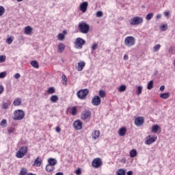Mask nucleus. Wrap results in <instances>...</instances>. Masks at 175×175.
Returning a JSON list of instances; mask_svg holds the SVG:
<instances>
[{
    "label": "nucleus",
    "instance_id": "obj_60",
    "mask_svg": "<svg viewBox=\"0 0 175 175\" xmlns=\"http://www.w3.org/2000/svg\"><path fill=\"white\" fill-rule=\"evenodd\" d=\"M55 175H64V173L62 172H57L55 174Z\"/></svg>",
    "mask_w": 175,
    "mask_h": 175
},
{
    "label": "nucleus",
    "instance_id": "obj_30",
    "mask_svg": "<svg viewBox=\"0 0 175 175\" xmlns=\"http://www.w3.org/2000/svg\"><path fill=\"white\" fill-rule=\"evenodd\" d=\"M48 163L52 166H55V165H57V161L55 159H49L48 160Z\"/></svg>",
    "mask_w": 175,
    "mask_h": 175
},
{
    "label": "nucleus",
    "instance_id": "obj_40",
    "mask_svg": "<svg viewBox=\"0 0 175 175\" xmlns=\"http://www.w3.org/2000/svg\"><path fill=\"white\" fill-rule=\"evenodd\" d=\"M5 14V8L3 6L0 5V17Z\"/></svg>",
    "mask_w": 175,
    "mask_h": 175
},
{
    "label": "nucleus",
    "instance_id": "obj_13",
    "mask_svg": "<svg viewBox=\"0 0 175 175\" xmlns=\"http://www.w3.org/2000/svg\"><path fill=\"white\" fill-rule=\"evenodd\" d=\"M91 111L85 110L81 113V120H87V118H90L91 117Z\"/></svg>",
    "mask_w": 175,
    "mask_h": 175
},
{
    "label": "nucleus",
    "instance_id": "obj_37",
    "mask_svg": "<svg viewBox=\"0 0 175 175\" xmlns=\"http://www.w3.org/2000/svg\"><path fill=\"white\" fill-rule=\"evenodd\" d=\"M71 114L72 116H76L77 114V107H73L71 109Z\"/></svg>",
    "mask_w": 175,
    "mask_h": 175
},
{
    "label": "nucleus",
    "instance_id": "obj_2",
    "mask_svg": "<svg viewBox=\"0 0 175 175\" xmlns=\"http://www.w3.org/2000/svg\"><path fill=\"white\" fill-rule=\"evenodd\" d=\"M78 29H79L81 33H88L90 32V25L85 22H81L78 25Z\"/></svg>",
    "mask_w": 175,
    "mask_h": 175
},
{
    "label": "nucleus",
    "instance_id": "obj_35",
    "mask_svg": "<svg viewBox=\"0 0 175 175\" xmlns=\"http://www.w3.org/2000/svg\"><path fill=\"white\" fill-rule=\"evenodd\" d=\"M47 94H49V95L55 94V88H54L53 87L49 88L47 90Z\"/></svg>",
    "mask_w": 175,
    "mask_h": 175
},
{
    "label": "nucleus",
    "instance_id": "obj_33",
    "mask_svg": "<svg viewBox=\"0 0 175 175\" xmlns=\"http://www.w3.org/2000/svg\"><path fill=\"white\" fill-rule=\"evenodd\" d=\"M98 95L100 98H106V92H105V90H100L98 92Z\"/></svg>",
    "mask_w": 175,
    "mask_h": 175
},
{
    "label": "nucleus",
    "instance_id": "obj_44",
    "mask_svg": "<svg viewBox=\"0 0 175 175\" xmlns=\"http://www.w3.org/2000/svg\"><path fill=\"white\" fill-rule=\"evenodd\" d=\"M152 17H154V14L150 13L146 15V20H151L152 18Z\"/></svg>",
    "mask_w": 175,
    "mask_h": 175
},
{
    "label": "nucleus",
    "instance_id": "obj_34",
    "mask_svg": "<svg viewBox=\"0 0 175 175\" xmlns=\"http://www.w3.org/2000/svg\"><path fill=\"white\" fill-rule=\"evenodd\" d=\"M31 65L33 68H36V69H39V64L36 61H31Z\"/></svg>",
    "mask_w": 175,
    "mask_h": 175
},
{
    "label": "nucleus",
    "instance_id": "obj_6",
    "mask_svg": "<svg viewBox=\"0 0 175 175\" xmlns=\"http://www.w3.org/2000/svg\"><path fill=\"white\" fill-rule=\"evenodd\" d=\"M84 44H85V40L81 38H77L75 42V47L77 50H81Z\"/></svg>",
    "mask_w": 175,
    "mask_h": 175
},
{
    "label": "nucleus",
    "instance_id": "obj_8",
    "mask_svg": "<svg viewBox=\"0 0 175 175\" xmlns=\"http://www.w3.org/2000/svg\"><path fill=\"white\" fill-rule=\"evenodd\" d=\"M102 165H103V162L102 161V159L100 158L94 159L92 161V167H94V169H98Z\"/></svg>",
    "mask_w": 175,
    "mask_h": 175
},
{
    "label": "nucleus",
    "instance_id": "obj_27",
    "mask_svg": "<svg viewBox=\"0 0 175 175\" xmlns=\"http://www.w3.org/2000/svg\"><path fill=\"white\" fill-rule=\"evenodd\" d=\"M116 175H126V171L122 168H120L116 171Z\"/></svg>",
    "mask_w": 175,
    "mask_h": 175
},
{
    "label": "nucleus",
    "instance_id": "obj_52",
    "mask_svg": "<svg viewBox=\"0 0 175 175\" xmlns=\"http://www.w3.org/2000/svg\"><path fill=\"white\" fill-rule=\"evenodd\" d=\"M75 174H77V175H80V174H81V168H78V169L75 171Z\"/></svg>",
    "mask_w": 175,
    "mask_h": 175
},
{
    "label": "nucleus",
    "instance_id": "obj_41",
    "mask_svg": "<svg viewBox=\"0 0 175 175\" xmlns=\"http://www.w3.org/2000/svg\"><path fill=\"white\" fill-rule=\"evenodd\" d=\"M161 49V44H157L153 47V50L154 53H157V51H159V49Z\"/></svg>",
    "mask_w": 175,
    "mask_h": 175
},
{
    "label": "nucleus",
    "instance_id": "obj_45",
    "mask_svg": "<svg viewBox=\"0 0 175 175\" xmlns=\"http://www.w3.org/2000/svg\"><path fill=\"white\" fill-rule=\"evenodd\" d=\"M6 61V56L5 55H0V64H2Z\"/></svg>",
    "mask_w": 175,
    "mask_h": 175
},
{
    "label": "nucleus",
    "instance_id": "obj_36",
    "mask_svg": "<svg viewBox=\"0 0 175 175\" xmlns=\"http://www.w3.org/2000/svg\"><path fill=\"white\" fill-rule=\"evenodd\" d=\"M154 87V81H150L147 85V90H152Z\"/></svg>",
    "mask_w": 175,
    "mask_h": 175
},
{
    "label": "nucleus",
    "instance_id": "obj_4",
    "mask_svg": "<svg viewBox=\"0 0 175 175\" xmlns=\"http://www.w3.org/2000/svg\"><path fill=\"white\" fill-rule=\"evenodd\" d=\"M124 44L126 47H133L136 44V38L133 36H127L124 39Z\"/></svg>",
    "mask_w": 175,
    "mask_h": 175
},
{
    "label": "nucleus",
    "instance_id": "obj_50",
    "mask_svg": "<svg viewBox=\"0 0 175 175\" xmlns=\"http://www.w3.org/2000/svg\"><path fill=\"white\" fill-rule=\"evenodd\" d=\"M9 107V104L7 103H4L2 105V109H6Z\"/></svg>",
    "mask_w": 175,
    "mask_h": 175
},
{
    "label": "nucleus",
    "instance_id": "obj_3",
    "mask_svg": "<svg viewBox=\"0 0 175 175\" xmlns=\"http://www.w3.org/2000/svg\"><path fill=\"white\" fill-rule=\"evenodd\" d=\"M88 94H90V90H88V89H82L77 92V96L81 100H84L87 99Z\"/></svg>",
    "mask_w": 175,
    "mask_h": 175
},
{
    "label": "nucleus",
    "instance_id": "obj_54",
    "mask_svg": "<svg viewBox=\"0 0 175 175\" xmlns=\"http://www.w3.org/2000/svg\"><path fill=\"white\" fill-rule=\"evenodd\" d=\"M15 79H20V77H21V75L19 73H16L14 75Z\"/></svg>",
    "mask_w": 175,
    "mask_h": 175
},
{
    "label": "nucleus",
    "instance_id": "obj_59",
    "mask_svg": "<svg viewBox=\"0 0 175 175\" xmlns=\"http://www.w3.org/2000/svg\"><path fill=\"white\" fill-rule=\"evenodd\" d=\"M133 172L132 171H129L127 172V175H133Z\"/></svg>",
    "mask_w": 175,
    "mask_h": 175
},
{
    "label": "nucleus",
    "instance_id": "obj_49",
    "mask_svg": "<svg viewBox=\"0 0 175 175\" xmlns=\"http://www.w3.org/2000/svg\"><path fill=\"white\" fill-rule=\"evenodd\" d=\"M96 17H103V12L101 11H98L96 12Z\"/></svg>",
    "mask_w": 175,
    "mask_h": 175
},
{
    "label": "nucleus",
    "instance_id": "obj_39",
    "mask_svg": "<svg viewBox=\"0 0 175 175\" xmlns=\"http://www.w3.org/2000/svg\"><path fill=\"white\" fill-rule=\"evenodd\" d=\"M7 122L8 121L6 120V119H3L0 123V126H3V128H5Z\"/></svg>",
    "mask_w": 175,
    "mask_h": 175
},
{
    "label": "nucleus",
    "instance_id": "obj_14",
    "mask_svg": "<svg viewBox=\"0 0 175 175\" xmlns=\"http://www.w3.org/2000/svg\"><path fill=\"white\" fill-rule=\"evenodd\" d=\"M80 10L82 13H85L87 12V9H88V2L85 1L80 5Z\"/></svg>",
    "mask_w": 175,
    "mask_h": 175
},
{
    "label": "nucleus",
    "instance_id": "obj_12",
    "mask_svg": "<svg viewBox=\"0 0 175 175\" xmlns=\"http://www.w3.org/2000/svg\"><path fill=\"white\" fill-rule=\"evenodd\" d=\"M73 126L77 131H81L83 129V122L80 120H75L73 122Z\"/></svg>",
    "mask_w": 175,
    "mask_h": 175
},
{
    "label": "nucleus",
    "instance_id": "obj_55",
    "mask_svg": "<svg viewBox=\"0 0 175 175\" xmlns=\"http://www.w3.org/2000/svg\"><path fill=\"white\" fill-rule=\"evenodd\" d=\"M159 90L161 91V92H163V91H165V85H161Z\"/></svg>",
    "mask_w": 175,
    "mask_h": 175
},
{
    "label": "nucleus",
    "instance_id": "obj_11",
    "mask_svg": "<svg viewBox=\"0 0 175 175\" xmlns=\"http://www.w3.org/2000/svg\"><path fill=\"white\" fill-rule=\"evenodd\" d=\"M135 125L136 126H142L144 124V118L142 116H139L135 119Z\"/></svg>",
    "mask_w": 175,
    "mask_h": 175
},
{
    "label": "nucleus",
    "instance_id": "obj_61",
    "mask_svg": "<svg viewBox=\"0 0 175 175\" xmlns=\"http://www.w3.org/2000/svg\"><path fill=\"white\" fill-rule=\"evenodd\" d=\"M172 51H173V49H172V48H170V49H169V53H172Z\"/></svg>",
    "mask_w": 175,
    "mask_h": 175
},
{
    "label": "nucleus",
    "instance_id": "obj_23",
    "mask_svg": "<svg viewBox=\"0 0 175 175\" xmlns=\"http://www.w3.org/2000/svg\"><path fill=\"white\" fill-rule=\"evenodd\" d=\"M159 97L161 99H169V98H170V93L167 92V93L161 94Z\"/></svg>",
    "mask_w": 175,
    "mask_h": 175
},
{
    "label": "nucleus",
    "instance_id": "obj_18",
    "mask_svg": "<svg viewBox=\"0 0 175 175\" xmlns=\"http://www.w3.org/2000/svg\"><path fill=\"white\" fill-rule=\"evenodd\" d=\"M68 33V31L66 30L63 31V33H59L57 35V39L58 40H65V35Z\"/></svg>",
    "mask_w": 175,
    "mask_h": 175
},
{
    "label": "nucleus",
    "instance_id": "obj_26",
    "mask_svg": "<svg viewBox=\"0 0 175 175\" xmlns=\"http://www.w3.org/2000/svg\"><path fill=\"white\" fill-rule=\"evenodd\" d=\"M62 83L63 85H67L68 84V77H66V75H63L62 77Z\"/></svg>",
    "mask_w": 175,
    "mask_h": 175
},
{
    "label": "nucleus",
    "instance_id": "obj_1",
    "mask_svg": "<svg viewBox=\"0 0 175 175\" xmlns=\"http://www.w3.org/2000/svg\"><path fill=\"white\" fill-rule=\"evenodd\" d=\"M25 117V113L23 109H16L14 111L13 120L15 121H21Z\"/></svg>",
    "mask_w": 175,
    "mask_h": 175
},
{
    "label": "nucleus",
    "instance_id": "obj_58",
    "mask_svg": "<svg viewBox=\"0 0 175 175\" xmlns=\"http://www.w3.org/2000/svg\"><path fill=\"white\" fill-rule=\"evenodd\" d=\"M162 17V15L161 14H157L156 16V18H157V20H159V18H161Z\"/></svg>",
    "mask_w": 175,
    "mask_h": 175
},
{
    "label": "nucleus",
    "instance_id": "obj_46",
    "mask_svg": "<svg viewBox=\"0 0 175 175\" xmlns=\"http://www.w3.org/2000/svg\"><path fill=\"white\" fill-rule=\"evenodd\" d=\"M92 51H95V50H96V49H98V44L96 43H93V44L92 45Z\"/></svg>",
    "mask_w": 175,
    "mask_h": 175
},
{
    "label": "nucleus",
    "instance_id": "obj_9",
    "mask_svg": "<svg viewBox=\"0 0 175 175\" xmlns=\"http://www.w3.org/2000/svg\"><path fill=\"white\" fill-rule=\"evenodd\" d=\"M157 139H158V137H151V135H148L146 138L145 144H147L148 146H150V144H152V143H154V142L157 141Z\"/></svg>",
    "mask_w": 175,
    "mask_h": 175
},
{
    "label": "nucleus",
    "instance_id": "obj_31",
    "mask_svg": "<svg viewBox=\"0 0 175 175\" xmlns=\"http://www.w3.org/2000/svg\"><path fill=\"white\" fill-rule=\"evenodd\" d=\"M50 100L53 103H56V102L58 101V96H57V95L51 96V98H50Z\"/></svg>",
    "mask_w": 175,
    "mask_h": 175
},
{
    "label": "nucleus",
    "instance_id": "obj_25",
    "mask_svg": "<svg viewBox=\"0 0 175 175\" xmlns=\"http://www.w3.org/2000/svg\"><path fill=\"white\" fill-rule=\"evenodd\" d=\"M46 171L48 172H53L55 167L53 165H51L50 164L46 165Z\"/></svg>",
    "mask_w": 175,
    "mask_h": 175
},
{
    "label": "nucleus",
    "instance_id": "obj_7",
    "mask_svg": "<svg viewBox=\"0 0 175 175\" xmlns=\"http://www.w3.org/2000/svg\"><path fill=\"white\" fill-rule=\"evenodd\" d=\"M143 24V18L135 16L130 20V25H140Z\"/></svg>",
    "mask_w": 175,
    "mask_h": 175
},
{
    "label": "nucleus",
    "instance_id": "obj_53",
    "mask_svg": "<svg viewBox=\"0 0 175 175\" xmlns=\"http://www.w3.org/2000/svg\"><path fill=\"white\" fill-rule=\"evenodd\" d=\"M55 131H56L57 133H61V127L57 126L56 129H55Z\"/></svg>",
    "mask_w": 175,
    "mask_h": 175
},
{
    "label": "nucleus",
    "instance_id": "obj_38",
    "mask_svg": "<svg viewBox=\"0 0 175 175\" xmlns=\"http://www.w3.org/2000/svg\"><path fill=\"white\" fill-rule=\"evenodd\" d=\"M14 40V38L13 37H9L8 38H7L6 40V43H8V44H12V43H13V40Z\"/></svg>",
    "mask_w": 175,
    "mask_h": 175
},
{
    "label": "nucleus",
    "instance_id": "obj_5",
    "mask_svg": "<svg viewBox=\"0 0 175 175\" xmlns=\"http://www.w3.org/2000/svg\"><path fill=\"white\" fill-rule=\"evenodd\" d=\"M28 152V147L27 146H23L19 149V150L16 152V158H24L25 155H27V153Z\"/></svg>",
    "mask_w": 175,
    "mask_h": 175
},
{
    "label": "nucleus",
    "instance_id": "obj_56",
    "mask_svg": "<svg viewBox=\"0 0 175 175\" xmlns=\"http://www.w3.org/2000/svg\"><path fill=\"white\" fill-rule=\"evenodd\" d=\"M123 58L125 61H128V59H129V57L128 56V55H124Z\"/></svg>",
    "mask_w": 175,
    "mask_h": 175
},
{
    "label": "nucleus",
    "instance_id": "obj_29",
    "mask_svg": "<svg viewBox=\"0 0 175 175\" xmlns=\"http://www.w3.org/2000/svg\"><path fill=\"white\" fill-rule=\"evenodd\" d=\"M19 175H28V170L25 167H22L21 169Z\"/></svg>",
    "mask_w": 175,
    "mask_h": 175
},
{
    "label": "nucleus",
    "instance_id": "obj_21",
    "mask_svg": "<svg viewBox=\"0 0 175 175\" xmlns=\"http://www.w3.org/2000/svg\"><path fill=\"white\" fill-rule=\"evenodd\" d=\"M119 136H125L126 135V127H122L118 131Z\"/></svg>",
    "mask_w": 175,
    "mask_h": 175
},
{
    "label": "nucleus",
    "instance_id": "obj_19",
    "mask_svg": "<svg viewBox=\"0 0 175 175\" xmlns=\"http://www.w3.org/2000/svg\"><path fill=\"white\" fill-rule=\"evenodd\" d=\"M65 50V44L62 42L59 43L57 46V51L61 54L64 53V51Z\"/></svg>",
    "mask_w": 175,
    "mask_h": 175
},
{
    "label": "nucleus",
    "instance_id": "obj_63",
    "mask_svg": "<svg viewBox=\"0 0 175 175\" xmlns=\"http://www.w3.org/2000/svg\"><path fill=\"white\" fill-rule=\"evenodd\" d=\"M17 2H23V0H17Z\"/></svg>",
    "mask_w": 175,
    "mask_h": 175
},
{
    "label": "nucleus",
    "instance_id": "obj_28",
    "mask_svg": "<svg viewBox=\"0 0 175 175\" xmlns=\"http://www.w3.org/2000/svg\"><path fill=\"white\" fill-rule=\"evenodd\" d=\"M129 155L131 158H135L137 155V150L136 149H133L130 151Z\"/></svg>",
    "mask_w": 175,
    "mask_h": 175
},
{
    "label": "nucleus",
    "instance_id": "obj_62",
    "mask_svg": "<svg viewBox=\"0 0 175 175\" xmlns=\"http://www.w3.org/2000/svg\"><path fill=\"white\" fill-rule=\"evenodd\" d=\"M27 175H36V174H32V173H29Z\"/></svg>",
    "mask_w": 175,
    "mask_h": 175
},
{
    "label": "nucleus",
    "instance_id": "obj_64",
    "mask_svg": "<svg viewBox=\"0 0 175 175\" xmlns=\"http://www.w3.org/2000/svg\"><path fill=\"white\" fill-rule=\"evenodd\" d=\"M0 167H1V164H0Z\"/></svg>",
    "mask_w": 175,
    "mask_h": 175
},
{
    "label": "nucleus",
    "instance_id": "obj_32",
    "mask_svg": "<svg viewBox=\"0 0 175 175\" xmlns=\"http://www.w3.org/2000/svg\"><path fill=\"white\" fill-rule=\"evenodd\" d=\"M126 91V85H121L118 88L119 92H125Z\"/></svg>",
    "mask_w": 175,
    "mask_h": 175
},
{
    "label": "nucleus",
    "instance_id": "obj_15",
    "mask_svg": "<svg viewBox=\"0 0 175 175\" xmlns=\"http://www.w3.org/2000/svg\"><path fill=\"white\" fill-rule=\"evenodd\" d=\"M84 68H85V62L81 61L78 63V66L77 67L78 72H81Z\"/></svg>",
    "mask_w": 175,
    "mask_h": 175
},
{
    "label": "nucleus",
    "instance_id": "obj_43",
    "mask_svg": "<svg viewBox=\"0 0 175 175\" xmlns=\"http://www.w3.org/2000/svg\"><path fill=\"white\" fill-rule=\"evenodd\" d=\"M143 91V88L142 86H138L137 88V94L138 95L142 94V92Z\"/></svg>",
    "mask_w": 175,
    "mask_h": 175
},
{
    "label": "nucleus",
    "instance_id": "obj_17",
    "mask_svg": "<svg viewBox=\"0 0 175 175\" xmlns=\"http://www.w3.org/2000/svg\"><path fill=\"white\" fill-rule=\"evenodd\" d=\"M99 136H100V131L94 130L92 133V137L94 140H96V139H99Z\"/></svg>",
    "mask_w": 175,
    "mask_h": 175
},
{
    "label": "nucleus",
    "instance_id": "obj_20",
    "mask_svg": "<svg viewBox=\"0 0 175 175\" xmlns=\"http://www.w3.org/2000/svg\"><path fill=\"white\" fill-rule=\"evenodd\" d=\"M23 103V100H21V98H16L14 101H13V105L14 106H21V104Z\"/></svg>",
    "mask_w": 175,
    "mask_h": 175
},
{
    "label": "nucleus",
    "instance_id": "obj_22",
    "mask_svg": "<svg viewBox=\"0 0 175 175\" xmlns=\"http://www.w3.org/2000/svg\"><path fill=\"white\" fill-rule=\"evenodd\" d=\"M159 129H161V127L158 124H154L152 126V132L153 133H157Z\"/></svg>",
    "mask_w": 175,
    "mask_h": 175
},
{
    "label": "nucleus",
    "instance_id": "obj_16",
    "mask_svg": "<svg viewBox=\"0 0 175 175\" xmlns=\"http://www.w3.org/2000/svg\"><path fill=\"white\" fill-rule=\"evenodd\" d=\"M42 165V158L40 157H38L33 164V166H36L37 167H40Z\"/></svg>",
    "mask_w": 175,
    "mask_h": 175
},
{
    "label": "nucleus",
    "instance_id": "obj_47",
    "mask_svg": "<svg viewBox=\"0 0 175 175\" xmlns=\"http://www.w3.org/2000/svg\"><path fill=\"white\" fill-rule=\"evenodd\" d=\"M6 75H8V73L6 72H2L0 73V79H5V77H6Z\"/></svg>",
    "mask_w": 175,
    "mask_h": 175
},
{
    "label": "nucleus",
    "instance_id": "obj_57",
    "mask_svg": "<svg viewBox=\"0 0 175 175\" xmlns=\"http://www.w3.org/2000/svg\"><path fill=\"white\" fill-rule=\"evenodd\" d=\"M169 14H170V12H164V16H165V17H169Z\"/></svg>",
    "mask_w": 175,
    "mask_h": 175
},
{
    "label": "nucleus",
    "instance_id": "obj_10",
    "mask_svg": "<svg viewBox=\"0 0 175 175\" xmlns=\"http://www.w3.org/2000/svg\"><path fill=\"white\" fill-rule=\"evenodd\" d=\"M102 103V100L99 96H94L92 100L93 106H99Z\"/></svg>",
    "mask_w": 175,
    "mask_h": 175
},
{
    "label": "nucleus",
    "instance_id": "obj_42",
    "mask_svg": "<svg viewBox=\"0 0 175 175\" xmlns=\"http://www.w3.org/2000/svg\"><path fill=\"white\" fill-rule=\"evenodd\" d=\"M8 133H14L16 132V129L14 127H9L8 129Z\"/></svg>",
    "mask_w": 175,
    "mask_h": 175
},
{
    "label": "nucleus",
    "instance_id": "obj_24",
    "mask_svg": "<svg viewBox=\"0 0 175 175\" xmlns=\"http://www.w3.org/2000/svg\"><path fill=\"white\" fill-rule=\"evenodd\" d=\"M31 33L32 27H31V26H27L26 27H25V33L26 35H31Z\"/></svg>",
    "mask_w": 175,
    "mask_h": 175
},
{
    "label": "nucleus",
    "instance_id": "obj_48",
    "mask_svg": "<svg viewBox=\"0 0 175 175\" xmlns=\"http://www.w3.org/2000/svg\"><path fill=\"white\" fill-rule=\"evenodd\" d=\"M160 28L162 31H166L167 29V25H161Z\"/></svg>",
    "mask_w": 175,
    "mask_h": 175
},
{
    "label": "nucleus",
    "instance_id": "obj_51",
    "mask_svg": "<svg viewBox=\"0 0 175 175\" xmlns=\"http://www.w3.org/2000/svg\"><path fill=\"white\" fill-rule=\"evenodd\" d=\"M3 91H5V88H3V85H0V95L3 94Z\"/></svg>",
    "mask_w": 175,
    "mask_h": 175
}]
</instances>
